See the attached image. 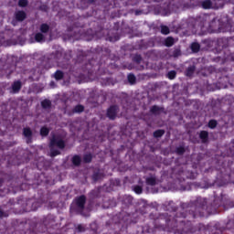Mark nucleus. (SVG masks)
Returning a JSON list of instances; mask_svg holds the SVG:
<instances>
[{"instance_id": "nucleus-4", "label": "nucleus", "mask_w": 234, "mask_h": 234, "mask_svg": "<svg viewBox=\"0 0 234 234\" xmlns=\"http://www.w3.org/2000/svg\"><path fill=\"white\" fill-rule=\"evenodd\" d=\"M65 141L61 139V137L53 134L50 141H49V148L52 149L54 147H58V149L65 148Z\"/></svg>"}, {"instance_id": "nucleus-14", "label": "nucleus", "mask_w": 234, "mask_h": 234, "mask_svg": "<svg viewBox=\"0 0 234 234\" xmlns=\"http://www.w3.org/2000/svg\"><path fill=\"white\" fill-rule=\"evenodd\" d=\"M21 87H23V85L21 84V80H16L12 84V90L15 94H17V92H19V90H21Z\"/></svg>"}, {"instance_id": "nucleus-31", "label": "nucleus", "mask_w": 234, "mask_h": 234, "mask_svg": "<svg viewBox=\"0 0 234 234\" xmlns=\"http://www.w3.org/2000/svg\"><path fill=\"white\" fill-rule=\"evenodd\" d=\"M133 190L134 193H136V195H142V193H144V187H142L140 185L133 186Z\"/></svg>"}, {"instance_id": "nucleus-55", "label": "nucleus", "mask_w": 234, "mask_h": 234, "mask_svg": "<svg viewBox=\"0 0 234 234\" xmlns=\"http://www.w3.org/2000/svg\"><path fill=\"white\" fill-rule=\"evenodd\" d=\"M115 30H116V32H118V28H116Z\"/></svg>"}, {"instance_id": "nucleus-44", "label": "nucleus", "mask_w": 234, "mask_h": 234, "mask_svg": "<svg viewBox=\"0 0 234 234\" xmlns=\"http://www.w3.org/2000/svg\"><path fill=\"white\" fill-rule=\"evenodd\" d=\"M9 189L8 188H5L4 190H1L0 189V197H5V195H7V193H9Z\"/></svg>"}, {"instance_id": "nucleus-7", "label": "nucleus", "mask_w": 234, "mask_h": 234, "mask_svg": "<svg viewBox=\"0 0 234 234\" xmlns=\"http://www.w3.org/2000/svg\"><path fill=\"white\" fill-rule=\"evenodd\" d=\"M52 56L56 58V62L58 63L59 59L63 58L66 59V61H69V59H72V51H67L63 53V51L57 50L54 53H52Z\"/></svg>"}, {"instance_id": "nucleus-1", "label": "nucleus", "mask_w": 234, "mask_h": 234, "mask_svg": "<svg viewBox=\"0 0 234 234\" xmlns=\"http://www.w3.org/2000/svg\"><path fill=\"white\" fill-rule=\"evenodd\" d=\"M222 206V200L218 197H215L213 203L207 206V200L204 197H197L190 207L187 208L186 213H188L192 218L198 217H205L207 215H215L218 211V207Z\"/></svg>"}, {"instance_id": "nucleus-43", "label": "nucleus", "mask_w": 234, "mask_h": 234, "mask_svg": "<svg viewBox=\"0 0 234 234\" xmlns=\"http://www.w3.org/2000/svg\"><path fill=\"white\" fill-rule=\"evenodd\" d=\"M122 15L120 14V11H115L111 14V17L114 19V17H120Z\"/></svg>"}, {"instance_id": "nucleus-33", "label": "nucleus", "mask_w": 234, "mask_h": 234, "mask_svg": "<svg viewBox=\"0 0 234 234\" xmlns=\"http://www.w3.org/2000/svg\"><path fill=\"white\" fill-rule=\"evenodd\" d=\"M84 164H90L92 162V154H86L83 156Z\"/></svg>"}, {"instance_id": "nucleus-52", "label": "nucleus", "mask_w": 234, "mask_h": 234, "mask_svg": "<svg viewBox=\"0 0 234 234\" xmlns=\"http://www.w3.org/2000/svg\"><path fill=\"white\" fill-rule=\"evenodd\" d=\"M144 3H151V0H144Z\"/></svg>"}, {"instance_id": "nucleus-5", "label": "nucleus", "mask_w": 234, "mask_h": 234, "mask_svg": "<svg viewBox=\"0 0 234 234\" xmlns=\"http://www.w3.org/2000/svg\"><path fill=\"white\" fill-rule=\"evenodd\" d=\"M65 141L61 139V137L53 134L50 141H49V148L52 149L54 147H58V149L65 148Z\"/></svg>"}, {"instance_id": "nucleus-40", "label": "nucleus", "mask_w": 234, "mask_h": 234, "mask_svg": "<svg viewBox=\"0 0 234 234\" xmlns=\"http://www.w3.org/2000/svg\"><path fill=\"white\" fill-rule=\"evenodd\" d=\"M173 58H179L182 56V51L179 48H176L172 53Z\"/></svg>"}, {"instance_id": "nucleus-24", "label": "nucleus", "mask_w": 234, "mask_h": 234, "mask_svg": "<svg viewBox=\"0 0 234 234\" xmlns=\"http://www.w3.org/2000/svg\"><path fill=\"white\" fill-rule=\"evenodd\" d=\"M48 134H50V129H48L47 126H42L40 128V136L45 138V137L48 136Z\"/></svg>"}, {"instance_id": "nucleus-51", "label": "nucleus", "mask_w": 234, "mask_h": 234, "mask_svg": "<svg viewBox=\"0 0 234 234\" xmlns=\"http://www.w3.org/2000/svg\"><path fill=\"white\" fill-rule=\"evenodd\" d=\"M230 58H231V59H233V61H234V53H232V54L230 55Z\"/></svg>"}, {"instance_id": "nucleus-48", "label": "nucleus", "mask_w": 234, "mask_h": 234, "mask_svg": "<svg viewBox=\"0 0 234 234\" xmlns=\"http://www.w3.org/2000/svg\"><path fill=\"white\" fill-rule=\"evenodd\" d=\"M112 79H111V78H106V83H107L108 85H110V83H112Z\"/></svg>"}, {"instance_id": "nucleus-28", "label": "nucleus", "mask_w": 234, "mask_h": 234, "mask_svg": "<svg viewBox=\"0 0 234 234\" xmlns=\"http://www.w3.org/2000/svg\"><path fill=\"white\" fill-rule=\"evenodd\" d=\"M202 8H204L205 10H208L209 8H211V6H213V3L211 2V0H205L202 2Z\"/></svg>"}, {"instance_id": "nucleus-50", "label": "nucleus", "mask_w": 234, "mask_h": 234, "mask_svg": "<svg viewBox=\"0 0 234 234\" xmlns=\"http://www.w3.org/2000/svg\"><path fill=\"white\" fill-rule=\"evenodd\" d=\"M172 211L176 212V207H173Z\"/></svg>"}, {"instance_id": "nucleus-6", "label": "nucleus", "mask_w": 234, "mask_h": 234, "mask_svg": "<svg viewBox=\"0 0 234 234\" xmlns=\"http://www.w3.org/2000/svg\"><path fill=\"white\" fill-rule=\"evenodd\" d=\"M85 204H87V197L85 195H81L75 198V206L79 213H83L85 210Z\"/></svg>"}, {"instance_id": "nucleus-29", "label": "nucleus", "mask_w": 234, "mask_h": 234, "mask_svg": "<svg viewBox=\"0 0 234 234\" xmlns=\"http://www.w3.org/2000/svg\"><path fill=\"white\" fill-rule=\"evenodd\" d=\"M127 80L130 85H134L136 83V76L133 73L128 74Z\"/></svg>"}, {"instance_id": "nucleus-2", "label": "nucleus", "mask_w": 234, "mask_h": 234, "mask_svg": "<svg viewBox=\"0 0 234 234\" xmlns=\"http://www.w3.org/2000/svg\"><path fill=\"white\" fill-rule=\"evenodd\" d=\"M88 34H91L90 37H88L87 41H92L100 36V34H102V36H106V41H111L112 43H114V41H118L120 39V37L118 36H111V30L101 28L100 31L96 33H92V29L88 30Z\"/></svg>"}, {"instance_id": "nucleus-38", "label": "nucleus", "mask_w": 234, "mask_h": 234, "mask_svg": "<svg viewBox=\"0 0 234 234\" xmlns=\"http://www.w3.org/2000/svg\"><path fill=\"white\" fill-rule=\"evenodd\" d=\"M91 198H98L100 197V190H91L90 193Z\"/></svg>"}, {"instance_id": "nucleus-16", "label": "nucleus", "mask_w": 234, "mask_h": 234, "mask_svg": "<svg viewBox=\"0 0 234 234\" xmlns=\"http://www.w3.org/2000/svg\"><path fill=\"white\" fill-rule=\"evenodd\" d=\"M71 164H73L75 167H80V165H81V156L75 154L71 159Z\"/></svg>"}, {"instance_id": "nucleus-46", "label": "nucleus", "mask_w": 234, "mask_h": 234, "mask_svg": "<svg viewBox=\"0 0 234 234\" xmlns=\"http://www.w3.org/2000/svg\"><path fill=\"white\" fill-rule=\"evenodd\" d=\"M8 217V213L3 211L2 209H0V218H5Z\"/></svg>"}, {"instance_id": "nucleus-25", "label": "nucleus", "mask_w": 234, "mask_h": 234, "mask_svg": "<svg viewBox=\"0 0 234 234\" xmlns=\"http://www.w3.org/2000/svg\"><path fill=\"white\" fill-rule=\"evenodd\" d=\"M175 153L177 154V156H183V154H186V147L180 145L176 148Z\"/></svg>"}, {"instance_id": "nucleus-22", "label": "nucleus", "mask_w": 234, "mask_h": 234, "mask_svg": "<svg viewBox=\"0 0 234 234\" xmlns=\"http://www.w3.org/2000/svg\"><path fill=\"white\" fill-rule=\"evenodd\" d=\"M83 111H85V106L79 104L73 108L72 114H76V113L80 114V113L83 112Z\"/></svg>"}, {"instance_id": "nucleus-39", "label": "nucleus", "mask_w": 234, "mask_h": 234, "mask_svg": "<svg viewBox=\"0 0 234 234\" xmlns=\"http://www.w3.org/2000/svg\"><path fill=\"white\" fill-rule=\"evenodd\" d=\"M167 78H168V80H175V78H176V70H170L167 73Z\"/></svg>"}, {"instance_id": "nucleus-41", "label": "nucleus", "mask_w": 234, "mask_h": 234, "mask_svg": "<svg viewBox=\"0 0 234 234\" xmlns=\"http://www.w3.org/2000/svg\"><path fill=\"white\" fill-rule=\"evenodd\" d=\"M92 178L95 182H98L101 178V174L100 172H96L93 174Z\"/></svg>"}, {"instance_id": "nucleus-12", "label": "nucleus", "mask_w": 234, "mask_h": 234, "mask_svg": "<svg viewBox=\"0 0 234 234\" xmlns=\"http://www.w3.org/2000/svg\"><path fill=\"white\" fill-rule=\"evenodd\" d=\"M15 19L19 23L27 19V13L25 11H17L15 13Z\"/></svg>"}, {"instance_id": "nucleus-30", "label": "nucleus", "mask_w": 234, "mask_h": 234, "mask_svg": "<svg viewBox=\"0 0 234 234\" xmlns=\"http://www.w3.org/2000/svg\"><path fill=\"white\" fill-rule=\"evenodd\" d=\"M217 125H218V122H217V120L212 119L208 121L207 127L209 129H217Z\"/></svg>"}, {"instance_id": "nucleus-19", "label": "nucleus", "mask_w": 234, "mask_h": 234, "mask_svg": "<svg viewBox=\"0 0 234 234\" xmlns=\"http://www.w3.org/2000/svg\"><path fill=\"white\" fill-rule=\"evenodd\" d=\"M40 33L48 34L50 32V26L47 23H43L39 27Z\"/></svg>"}, {"instance_id": "nucleus-47", "label": "nucleus", "mask_w": 234, "mask_h": 234, "mask_svg": "<svg viewBox=\"0 0 234 234\" xmlns=\"http://www.w3.org/2000/svg\"><path fill=\"white\" fill-rule=\"evenodd\" d=\"M126 200H128V204H133V197L128 196L126 197Z\"/></svg>"}, {"instance_id": "nucleus-26", "label": "nucleus", "mask_w": 234, "mask_h": 234, "mask_svg": "<svg viewBox=\"0 0 234 234\" xmlns=\"http://www.w3.org/2000/svg\"><path fill=\"white\" fill-rule=\"evenodd\" d=\"M165 134V130H156L154 132L153 136L154 138H162V136H164Z\"/></svg>"}, {"instance_id": "nucleus-45", "label": "nucleus", "mask_w": 234, "mask_h": 234, "mask_svg": "<svg viewBox=\"0 0 234 234\" xmlns=\"http://www.w3.org/2000/svg\"><path fill=\"white\" fill-rule=\"evenodd\" d=\"M77 230L79 231V233H83L85 231V227H83L82 225H78Z\"/></svg>"}, {"instance_id": "nucleus-18", "label": "nucleus", "mask_w": 234, "mask_h": 234, "mask_svg": "<svg viewBox=\"0 0 234 234\" xmlns=\"http://www.w3.org/2000/svg\"><path fill=\"white\" fill-rule=\"evenodd\" d=\"M195 70H197V67L195 65L189 66L185 74L187 78H192L193 74H195Z\"/></svg>"}, {"instance_id": "nucleus-32", "label": "nucleus", "mask_w": 234, "mask_h": 234, "mask_svg": "<svg viewBox=\"0 0 234 234\" xmlns=\"http://www.w3.org/2000/svg\"><path fill=\"white\" fill-rule=\"evenodd\" d=\"M142 55L140 54H135L133 57V63H137V65H140L142 63Z\"/></svg>"}, {"instance_id": "nucleus-8", "label": "nucleus", "mask_w": 234, "mask_h": 234, "mask_svg": "<svg viewBox=\"0 0 234 234\" xmlns=\"http://www.w3.org/2000/svg\"><path fill=\"white\" fill-rule=\"evenodd\" d=\"M118 111H120L118 105L110 106L106 112L107 118H109V120H116V116H118Z\"/></svg>"}, {"instance_id": "nucleus-49", "label": "nucleus", "mask_w": 234, "mask_h": 234, "mask_svg": "<svg viewBox=\"0 0 234 234\" xmlns=\"http://www.w3.org/2000/svg\"><path fill=\"white\" fill-rule=\"evenodd\" d=\"M4 183H5V179L0 178V187H1V186H3Z\"/></svg>"}, {"instance_id": "nucleus-20", "label": "nucleus", "mask_w": 234, "mask_h": 234, "mask_svg": "<svg viewBox=\"0 0 234 234\" xmlns=\"http://www.w3.org/2000/svg\"><path fill=\"white\" fill-rule=\"evenodd\" d=\"M35 41L37 43H45V35L43 33L38 32L35 34Z\"/></svg>"}, {"instance_id": "nucleus-10", "label": "nucleus", "mask_w": 234, "mask_h": 234, "mask_svg": "<svg viewBox=\"0 0 234 234\" xmlns=\"http://www.w3.org/2000/svg\"><path fill=\"white\" fill-rule=\"evenodd\" d=\"M149 112H150V114H153L154 116H160V114L165 112V108H164L163 106L153 105L150 108Z\"/></svg>"}, {"instance_id": "nucleus-56", "label": "nucleus", "mask_w": 234, "mask_h": 234, "mask_svg": "<svg viewBox=\"0 0 234 234\" xmlns=\"http://www.w3.org/2000/svg\"><path fill=\"white\" fill-rule=\"evenodd\" d=\"M106 52H109V49H106Z\"/></svg>"}, {"instance_id": "nucleus-13", "label": "nucleus", "mask_w": 234, "mask_h": 234, "mask_svg": "<svg viewBox=\"0 0 234 234\" xmlns=\"http://www.w3.org/2000/svg\"><path fill=\"white\" fill-rule=\"evenodd\" d=\"M94 3H96V0H80V6L82 10H85V8H89L90 5Z\"/></svg>"}, {"instance_id": "nucleus-54", "label": "nucleus", "mask_w": 234, "mask_h": 234, "mask_svg": "<svg viewBox=\"0 0 234 234\" xmlns=\"http://www.w3.org/2000/svg\"><path fill=\"white\" fill-rule=\"evenodd\" d=\"M128 5H131V2H128Z\"/></svg>"}, {"instance_id": "nucleus-21", "label": "nucleus", "mask_w": 234, "mask_h": 234, "mask_svg": "<svg viewBox=\"0 0 234 234\" xmlns=\"http://www.w3.org/2000/svg\"><path fill=\"white\" fill-rule=\"evenodd\" d=\"M146 186H156V176H152L145 178Z\"/></svg>"}, {"instance_id": "nucleus-36", "label": "nucleus", "mask_w": 234, "mask_h": 234, "mask_svg": "<svg viewBox=\"0 0 234 234\" xmlns=\"http://www.w3.org/2000/svg\"><path fill=\"white\" fill-rule=\"evenodd\" d=\"M18 6L20 8H27L28 6V0H18Z\"/></svg>"}, {"instance_id": "nucleus-23", "label": "nucleus", "mask_w": 234, "mask_h": 234, "mask_svg": "<svg viewBox=\"0 0 234 234\" xmlns=\"http://www.w3.org/2000/svg\"><path fill=\"white\" fill-rule=\"evenodd\" d=\"M42 109H50L52 107V101L50 100L46 99L40 102Z\"/></svg>"}, {"instance_id": "nucleus-15", "label": "nucleus", "mask_w": 234, "mask_h": 234, "mask_svg": "<svg viewBox=\"0 0 234 234\" xmlns=\"http://www.w3.org/2000/svg\"><path fill=\"white\" fill-rule=\"evenodd\" d=\"M53 78L56 80V81H61L65 78V73L61 71V69H58L55 71Z\"/></svg>"}, {"instance_id": "nucleus-11", "label": "nucleus", "mask_w": 234, "mask_h": 234, "mask_svg": "<svg viewBox=\"0 0 234 234\" xmlns=\"http://www.w3.org/2000/svg\"><path fill=\"white\" fill-rule=\"evenodd\" d=\"M199 139L201 140L202 144H208L209 142V132L206 130H202L199 132Z\"/></svg>"}, {"instance_id": "nucleus-35", "label": "nucleus", "mask_w": 234, "mask_h": 234, "mask_svg": "<svg viewBox=\"0 0 234 234\" xmlns=\"http://www.w3.org/2000/svg\"><path fill=\"white\" fill-rule=\"evenodd\" d=\"M171 30L169 29V27L167 26H161V34L164 36L169 35Z\"/></svg>"}, {"instance_id": "nucleus-42", "label": "nucleus", "mask_w": 234, "mask_h": 234, "mask_svg": "<svg viewBox=\"0 0 234 234\" xmlns=\"http://www.w3.org/2000/svg\"><path fill=\"white\" fill-rule=\"evenodd\" d=\"M130 12H131V14H134V16H142V14L144 13V11L138 10V9L131 10Z\"/></svg>"}, {"instance_id": "nucleus-53", "label": "nucleus", "mask_w": 234, "mask_h": 234, "mask_svg": "<svg viewBox=\"0 0 234 234\" xmlns=\"http://www.w3.org/2000/svg\"><path fill=\"white\" fill-rule=\"evenodd\" d=\"M134 2H135V5H137L138 1L134 0Z\"/></svg>"}, {"instance_id": "nucleus-17", "label": "nucleus", "mask_w": 234, "mask_h": 234, "mask_svg": "<svg viewBox=\"0 0 234 234\" xmlns=\"http://www.w3.org/2000/svg\"><path fill=\"white\" fill-rule=\"evenodd\" d=\"M218 32H231V24L226 23L223 24L221 27H218Z\"/></svg>"}, {"instance_id": "nucleus-3", "label": "nucleus", "mask_w": 234, "mask_h": 234, "mask_svg": "<svg viewBox=\"0 0 234 234\" xmlns=\"http://www.w3.org/2000/svg\"><path fill=\"white\" fill-rule=\"evenodd\" d=\"M187 217V214L186 212L176 213L173 220L167 221V226L175 229V228H178L180 224H184L186 222L184 218Z\"/></svg>"}, {"instance_id": "nucleus-9", "label": "nucleus", "mask_w": 234, "mask_h": 234, "mask_svg": "<svg viewBox=\"0 0 234 234\" xmlns=\"http://www.w3.org/2000/svg\"><path fill=\"white\" fill-rule=\"evenodd\" d=\"M23 136L26 137L27 144H32V138L34 136V133L32 132V129L30 127H25L23 128Z\"/></svg>"}, {"instance_id": "nucleus-37", "label": "nucleus", "mask_w": 234, "mask_h": 234, "mask_svg": "<svg viewBox=\"0 0 234 234\" xmlns=\"http://www.w3.org/2000/svg\"><path fill=\"white\" fill-rule=\"evenodd\" d=\"M59 154H61V152H59V150H56L54 148H50V156L52 158H54L55 156L59 155Z\"/></svg>"}, {"instance_id": "nucleus-27", "label": "nucleus", "mask_w": 234, "mask_h": 234, "mask_svg": "<svg viewBox=\"0 0 234 234\" xmlns=\"http://www.w3.org/2000/svg\"><path fill=\"white\" fill-rule=\"evenodd\" d=\"M175 45V38L173 37H168L165 39V47H173Z\"/></svg>"}, {"instance_id": "nucleus-34", "label": "nucleus", "mask_w": 234, "mask_h": 234, "mask_svg": "<svg viewBox=\"0 0 234 234\" xmlns=\"http://www.w3.org/2000/svg\"><path fill=\"white\" fill-rule=\"evenodd\" d=\"M192 52H199L200 51V44L197 42H194L191 44Z\"/></svg>"}]
</instances>
